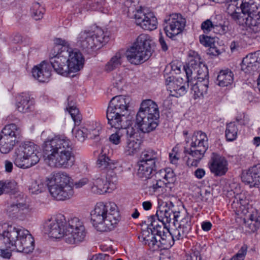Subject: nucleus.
I'll use <instances>...</instances> for the list:
<instances>
[{
  "label": "nucleus",
  "instance_id": "1",
  "mask_svg": "<svg viewBox=\"0 0 260 260\" xmlns=\"http://www.w3.org/2000/svg\"><path fill=\"white\" fill-rule=\"evenodd\" d=\"M44 230L49 238L69 244L84 242L86 239L87 231L84 223L76 217L68 221L62 214L52 217L44 222Z\"/></svg>",
  "mask_w": 260,
  "mask_h": 260
},
{
  "label": "nucleus",
  "instance_id": "2",
  "mask_svg": "<svg viewBox=\"0 0 260 260\" xmlns=\"http://www.w3.org/2000/svg\"><path fill=\"white\" fill-rule=\"evenodd\" d=\"M54 44V52L50 54L49 61L57 74L68 76L83 68L84 59L78 49L71 47L68 41L60 38L55 39Z\"/></svg>",
  "mask_w": 260,
  "mask_h": 260
},
{
  "label": "nucleus",
  "instance_id": "3",
  "mask_svg": "<svg viewBox=\"0 0 260 260\" xmlns=\"http://www.w3.org/2000/svg\"><path fill=\"white\" fill-rule=\"evenodd\" d=\"M43 152L49 166L69 168L73 165V145L64 135L48 137L43 145Z\"/></svg>",
  "mask_w": 260,
  "mask_h": 260
},
{
  "label": "nucleus",
  "instance_id": "4",
  "mask_svg": "<svg viewBox=\"0 0 260 260\" xmlns=\"http://www.w3.org/2000/svg\"><path fill=\"white\" fill-rule=\"evenodd\" d=\"M180 212L175 210V206L171 201L162 202L157 208L156 215L149 216L147 219L148 228L153 232H156L155 235L151 234L147 237L144 238V244H155L158 242L161 243V240H165L166 237L162 231V226H166L167 223H170L172 219L174 222L177 221Z\"/></svg>",
  "mask_w": 260,
  "mask_h": 260
},
{
  "label": "nucleus",
  "instance_id": "5",
  "mask_svg": "<svg viewBox=\"0 0 260 260\" xmlns=\"http://www.w3.org/2000/svg\"><path fill=\"white\" fill-rule=\"evenodd\" d=\"M91 222L98 231L107 232L114 229L119 220L117 205L112 202H99L90 212Z\"/></svg>",
  "mask_w": 260,
  "mask_h": 260
},
{
  "label": "nucleus",
  "instance_id": "6",
  "mask_svg": "<svg viewBox=\"0 0 260 260\" xmlns=\"http://www.w3.org/2000/svg\"><path fill=\"white\" fill-rule=\"evenodd\" d=\"M190 148H185V157L187 158L186 164L189 167H197L203 158L208 148V138L206 134L202 131L195 132L190 140Z\"/></svg>",
  "mask_w": 260,
  "mask_h": 260
},
{
  "label": "nucleus",
  "instance_id": "7",
  "mask_svg": "<svg viewBox=\"0 0 260 260\" xmlns=\"http://www.w3.org/2000/svg\"><path fill=\"white\" fill-rule=\"evenodd\" d=\"M38 147L31 142L21 143L17 147L13 155V161L18 168L27 169L40 161Z\"/></svg>",
  "mask_w": 260,
  "mask_h": 260
},
{
  "label": "nucleus",
  "instance_id": "8",
  "mask_svg": "<svg viewBox=\"0 0 260 260\" xmlns=\"http://www.w3.org/2000/svg\"><path fill=\"white\" fill-rule=\"evenodd\" d=\"M151 37L148 35H140L133 45L127 49L124 57L131 64L137 65L142 63L151 55Z\"/></svg>",
  "mask_w": 260,
  "mask_h": 260
},
{
  "label": "nucleus",
  "instance_id": "9",
  "mask_svg": "<svg viewBox=\"0 0 260 260\" xmlns=\"http://www.w3.org/2000/svg\"><path fill=\"white\" fill-rule=\"evenodd\" d=\"M1 227L3 231L0 234V239L4 244L35 243L34 238L30 232L21 226L4 223Z\"/></svg>",
  "mask_w": 260,
  "mask_h": 260
},
{
  "label": "nucleus",
  "instance_id": "10",
  "mask_svg": "<svg viewBox=\"0 0 260 260\" xmlns=\"http://www.w3.org/2000/svg\"><path fill=\"white\" fill-rule=\"evenodd\" d=\"M107 38L101 28L97 27L93 31L82 30L78 35L77 43L83 49L87 51L100 48Z\"/></svg>",
  "mask_w": 260,
  "mask_h": 260
},
{
  "label": "nucleus",
  "instance_id": "11",
  "mask_svg": "<svg viewBox=\"0 0 260 260\" xmlns=\"http://www.w3.org/2000/svg\"><path fill=\"white\" fill-rule=\"evenodd\" d=\"M110 175L111 179L103 173L94 176L89 183L91 192L94 194H102L109 191V189L113 188L115 186L113 179L115 178V175Z\"/></svg>",
  "mask_w": 260,
  "mask_h": 260
},
{
  "label": "nucleus",
  "instance_id": "12",
  "mask_svg": "<svg viewBox=\"0 0 260 260\" xmlns=\"http://www.w3.org/2000/svg\"><path fill=\"white\" fill-rule=\"evenodd\" d=\"M185 25V20L179 14H172L165 20L164 30L166 35L173 38L182 32Z\"/></svg>",
  "mask_w": 260,
  "mask_h": 260
},
{
  "label": "nucleus",
  "instance_id": "13",
  "mask_svg": "<svg viewBox=\"0 0 260 260\" xmlns=\"http://www.w3.org/2000/svg\"><path fill=\"white\" fill-rule=\"evenodd\" d=\"M201 27L205 34L213 32L217 34L223 35L228 30V27L225 25V22L220 15H216L214 17L203 21Z\"/></svg>",
  "mask_w": 260,
  "mask_h": 260
},
{
  "label": "nucleus",
  "instance_id": "14",
  "mask_svg": "<svg viewBox=\"0 0 260 260\" xmlns=\"http://www.w3.org/2000/svg\"><path fill=\"white\" fill-rule=\"evenodd\" d=\"M228 161L223 156L212 153L209 167L211 172L216 177L224 175L228 171Z\"/></svg>",
  "mask_w": 260,
  "mask_h": 260
},
{
  "label": "nucleus",
  "instance_id": "15",
  "mask_svg": "<svg viewBox=\"0 0 260 260\" xmlns=\"http://www.w3.org/2000/svg\"><path fill=\"white\" fill-rule=\"evenodd\" d=\"M136 123L142 132L149 133L157 126L158 119L139 111L136 115Z\"/></svg>",
  "mask_w": 260,
  "mask_h": 260
},
{
  "label": "nucleus",
  "instance_id": "16",
  "mask_svg": "<svg viewBox=\"0 0 260 260\" xmlns=\"http://www.w3.org/2000/svg\"><path fill=\"white\" fill-rule=\"evenodd\" d=\"M51 197L58 201H64L72 198L74 194L73 187H66L48 184Z\"/></svg>",
  "mask_w": 260,
  "mask_h": 260
},
{
  "label": "nucleus",
  "instance_id": "17",
  "mask_svg": "<svg viewBox=\"0 0 260 260\" xmlns=\"http://www.w3.org/2000/svg\"><path fill=\"white\" fill-rule=\"evenodd\" d=\"M168 91L172 96L179 97L185 94L187 91L185 83L182 78H174L169 77L166 81Z\"/></svg>",
  "mask_w": 260,
  "mask_h": 260
},
{
  "label": "nucleus",
  "instance_id": "18",
  "mask_svg": "<svg viewBox=\"0 0 260 260\" xmlns=\"http://www.w3.org/2000/svg\"><path fill=\"white\" fill-rule=\"evenodd\" d=\"M35 101L28 93H22L16 97V107L21 113H26L34 110Z\"/></svg>",
  "mask_w": 260,
  "mask_h": 260
},
{
  "label": "nucleus",
  "instance_id": "19",
  "mask_svg": "<svg viewBox=\"0 0 260 260\" xmlns=\"http://www.w3.org/2000/svg\"><path fill=\"white\" fill-rule=\"evenodd\" d=\"M242 178L243 181L248 184L250 187H260V164L249 169Z\"/></svg>",
  "mask_w": 260,
  "mask_h": 260
},
{
  "label": "nucleus",
  "instance_id": "20",
  "mask_svg": "<svg viewBox=\"0 0 260 260\" xmlns=\"http://www.w3.org/2000/svg\"><path fill=\"white\" fill-rule=\"evenodd\" d=\"M129 101V98L125 96H115L111 100L107 110L122 113L127 110Z\"/></svg>",
  "mask_w": 260,
  "mask_h": 260
},
{
  "label": "nucleus",
  "instance_id": "21",
  "mask_svg": "<svg viewBox=\"0 0 260 260\" xmlns=\"http://www.w3.org/2000/svg\"><path fill=\"white\" fill-rule=\"evenodd\" d=\"M48 184L66 187H73V179L70 175L64 171L55 173L48 179Z\"/></svg>",
  "mask_w": 260,
  "mask_h": 260
},
{
  "label": "nucleus",
  "instance_id": "22",
  "mask_svg": "<svg viewBox=\"0 0 260 260\" xmlns=\"http://www.w3.org/2000/svg\"><path fill=\"white\" fill-rule=\"evenodd\" d=\"M231 3L226 5V13L231 19L240 25L243 22L244 14L237 0L230 1Z\"/></svg>",
  "mask_w": 260,
  "mask_h": 260
},
{
  "label": "nucleus",
  "instance_id": "23",
  "mask_svg": "<svg viewBox=\"0 0 260 260\" xmlns=\"http://www.w3.org/2000/svg\"><path fill=\"white\" fill-rule=\"evenodd\" d=\"M240 25L246 26L249 31L254 34L260 33V10L243 18Z\"/></svg>",
  "mask_w": 260,
  "mask_h": 260
},
{
  "label": "nucleus",
  "instance_id": "24",
  "mask_svg": "<svg viewBox=\"0 0 260 260\" xmlns=\"http://www.w3.org/2000/svg\"><path fill=\"white\" fill-rule=\"evenodd\" d=\"M32 74L33 77L39 81L46 82L51 76L49 65L46 62L43 61L32 69Z\"/></svg>",
  "mask_w": 260,
  "mask_h": 260
},
{
  "label": "nucleus",
  "instance_id": "25",
  "mask_svg": "<svg viewBox=\"0 0 260 260\" xmlns=\"http://www.w3.org/2000/svg\"><path fill=\"white\" fill-rule=\"evenodd\" d=\"M259 64L256 56L254 53H250L243 59L241 69L246 74H252L259 68Z\"/></svg>",
  "mask_w": 260,
  "mask_h": 260
},
{
  "label": "nucleus",
  "instance_id": "26",
  "mask_svg": "<svg viewBox=\"0 0 260 260\" xmlns=\"http://www.w3.org/2000/svg\"><path fill=\"white\" fill-rule=\"evenodd\" d=\"M124 116V114L122 113L107 110L108 123L112 127L116 129L124 128V126H126L125 120L123 119Z\"/></svg>",
  "mask_w": 260,
  "mask_h": 260
},
{
  "label": "nucleus",
  "instance_id": "27",
  "mask_svg": "<svg viewBox=\"0 0 260 260\" xmlns=\"http://www.w3.org/2000/svg\"><path fill=\"white\" fill-rule=\"evenodd\" d=\"M96 165L100 169L106 170L108 173H110L116 168L117 163L110 159L109 157L106 155L104 150L102 149L98 157Z\"/></svg>",
  "mask_w": 260,
  "mask_h": 260
},
{
  "label": "nucleus",
  "instance_id": "28",
  "mask_svg": "<svg viewBox=\"0 0 260 260\" xmlns=\"http://www.w3.org/2000/svg\"><path fill=\"white\" fill-rule=\"evenodd\" d=\"M34 245H11L14 248L11 250L8 248L0 249V256L4 258L10 259L12 256L11 251L14 250L24 254H29L34 251L35 248Z\"/></svg>",
  "mask_w": 260,
  "mask_h": 260
},
{
  "label": "nucleus",
  "instance_id": "29",
  "mask_svg": "<svg viewBox=\"0 0 260 260\" xmlns=\"http://www.w3.org/2000/svg\"><path fill=\"white\" fill-rule=\"evenodd\" d=\"M139 111L158 119L159 111L157 105L151 100H146L142 102Z\"/></svg>",
  "mask_w": 260,
  "mask_h": 260
},
{
  "label": "nucleus",
  "instance_id": "30",
  "mask_svg": "<svg viewBox=\"0 0 260 260\" xmlns=\"http://www.w3.org/2000/svg\"><path fill=\"white\" fill-rule=\"evenodd\" d=\"M190 83L192 84L191 89L194 99L203 97L207 93L209 84L208 80L196 81L194 79Z\"/></svg>",
  "mask_w": 260,
  "mask_h": 260
},
{
  "label": "nucleus",
  "instance_id": "31",
  "mask_svg": "<svg viewBox=\"0 0 260 260\" xmlns=\"http://www.w3.org/2000/svg\"><path fill=\"white\" fill-rule=\"evenodd\" d=\"M124 59V53L118 51L113 55L105 64L104 70L107 73H109L119 68L122 63Z\"/></svg>",
  "mask_w": 260,
  "mask_h": 260
},
{
  "label": "nucleus",
  "instance_id": "32",
  "mask_svg": "<svg viewBox=\"0 0 260 260\" xmlns=\"http://www.w3.org/2000/svg\"><path fill=\"white\" fill-rule=\"evenodd\" d=\"M138 166L139 167L137 172L138 176L143 180L151 179L153 173L155 171L156 166H150L144 161H138Z\"/></svg>",
  "mask_w": 260,
  "mask_h": 260
},
{
  "label": "nucleus",
  "instance_id": "33",
  "mask_svg": "<svg viewBox=\"0 0 260 260\" xmlns=\"http://www.w3.org/2000/svg\"><path fill=\"white\" fill-rule=\"evenodd\" d=\"M217 84L221 87L231 85L234 82V74L229 69L221 70L217 77Z\"/></svg>",
  "mask_w": 260,
  "mask_h": 260
},
{
  "label": "nucleus",
  "instance_id": "34",
  "mask_svg": "<svg viewBox=\"0 0 260 260\" xmlns=\"http://www.w3.org/2000/svg\"><path fill=\"white\" fill-rule=\"evenodd\" d=\"M245 224L249 230L252 232L256 231L260 228V216L256 210L252 211L248 215Z\"/></svg>",
  "mask_w": 260,
  "mask_h": 260
},
{
  "label": "nucleus",
  "instance_id": "35",
  "mask_svg": "<svg viewBox=\"0 0 260 260\" xmlns=\"http://www.w3.org/2000/svg\"><path fill=\"white\" fill-rule=\"evenodd\" d=\"M153 14L152 12L144 8H141L137 10L134 15L135 23L142 28V26L144 25L147 18H149Z\"/></svg>",
  "mask_w": 260,
  "mask_h": 260
},
{
  "label": "nucleus",
  "instance_id": "36",
  "mask_svg": "<svg viewBox=\"0 0 260 260\" xmlns=\"http://www.w3.org/2000/svg\"><path fill=\"white\" fill-rule=\"evenodd\" d=\"M28 210V204L23 202H17L16 203H14L11 204L8 206L7 208V213L10 217H14L17 216L20 212Z\"/></svg>",
  "mask_w": 260,
  "mask_h": 260
},
{
  "label": "nucleus",
  "instance_id": "37",
  "mask_svg": "<svg viewBox=\"0 0 260 260\" xmlns=\"http://www.w3.org/2000/svg\"><path fill=\"white\" fill-rule=\"evenodd\" d=\"M156 179H149L148 181V191L151 194L155 192H159L165 185H166L165 181L162 180L158 176H156Z\"/></svg>",
  "mask_w": 260,
  "mask_h": 260
},
{
  "label": "nucleus",
  "instance_id": "38",
  "mask_svg": "<svg viewBox=\"0 0 260 260\" xmlns=\"http://www.w3.org/2000/svg\"><path fill=\"white\" fill-rule=\"evenodd\" d=\"M158 160V155L157 153L152 150H148L144 151L141 156L140 160L139 161H144L149 165L156 166V163Z\"/></svg>",
  "mask_w": 260,
  "mask_h": 260
},
{
  "label": "nucleus",
  "instance_id": "39",
  "mask_svg": "<svg viewBox=\"0 0 260 260\" xmlns=\"http://www.w3.org/2000/svg\"><path fill=\"white\" fill-rule=\"evenodd\" d=\"M178 234L182 235L188 233L191 229V216L186 213L184 217L180 221L178 226Z\"/></svg>",
  "mask_w": 260,
  "mask_h": 260
},
{
  "label": "nucleus",
  "instance_id": "40",
  "mask_svg": "<svg viewBox=\"0 0 260 260\" xmlns=\"http://www.w3.org/2000/svg\"><path fill=\"white\" fill-rule=\"evenodd\" d=\"M247 202L243 199L239 198L234 201L232 205L235 208L236 213L238 215H246L248 213V208L246 205Z\"/></svg>",
  "mask_w": 260,
  "mask_h": 260
},
{
  "label": "nucleus",
  "instance_id": "41",
  "mask_svg": "<svg viewBox=\"0 0 260 260\" xmlns=\"http://www.w3.org/2000/svg\"><path fill=\"white\" fill-rule=\"evenodd\" d=\"M141 141L139 139H128L125 148V153L128 155H134L139 152Z\"/></svg>",
  "mask_w": 260,
  "mask_h": 260
},
{
  "label": "nucleus",
  "instance_id": "42",
  "mask_svg": "<svg viewBox=\"0 0 260 260\" xmlns=\"http://www.w3.org/2000/svg\"><path fill=\"white\" fill-rule=\"evenodd\" d=\"M238 132L237 125L235 122L226 124L225 131V138L228 141H233L236 139Z\"/></svg>",
  "mask_w": 260,
  "mask_h": 260
},
{
  "label": "nucleus",
  "instance_id": "43",
  "mask_svg": "<svg viewBox=\"0 0 260 260\" xmlns=\"http://www.w3.org/2000/svg\"><path fill=\"white\" fill-rule=\"evenodd\" d=\"M16 142V140L1 137L0 151L1 153L4 154L9 153L13 149Z\"/></svg>",
  "mask_w": 260,
  "mask_h": 260
},
{
  "label": "nucleus",
  "instance_id": "44",
  "mask_svg": "<svg viewBox=\"0 0 260 260\" xmlns=\"http://www.w3.org/2000/svg\"><path fill=\"white\" fill-rule=\"evenodd\" d=\"M17 126L15 124L7 125L2 131L1 137H6L8 139H12L16 140V137L18 133Z\"/></svg>",
  "mask_w": 260,
  "mask_h": 260
},
{
  "label": "nucleus",
  "instance_id": "45",
  "mask_svg": "<svg viewBox=\"0 0 260 260\" xmlns=\"http://www.w3.org/2000/svg\"><path fill=\"white\" fill-rule=\"evenodd\" d=\"M157 175L161 178L162 180L165 181L166 185L173 183L175 180V174L171 168L160 170Z\"/></svg>",
  "mask_w": 260,
  "mask_h": 260
},
{
  "label": "nucleus",
  "instance_id": "46",
  "mask_svg": "<svg viewBox=\"0 0 260 260\" xmlns=\"http://www.w3.org/2000/svg\"><path fill=\"white\" fill-rule=\"evenodd\" d=\"M72 133L75 138L80 142H83L88 135L86 125L75 126L72 129Z\"/></svg>",
  "mask_w": 260,
  "mask_h": 260
},
{
  "label": "nucleus",
  "instance_id": "47",
  "mask_svg": "<svg viewBox=\"0 0 260 260\" xmlns=\"http://www.w3.org/2000/svg\"><path fill=\"white\" fill-rule=\"evenodd\" d=\"M45 188V184L41 179L32 180L28 186L29 192L33 194H39Z\"/></svg>",
  "mask_w": 260,
  "mask_h": 260
},
{
  "label": "nucleus",
  "instance_id": "48",
  "mask_svg": "<svg viewBox=\"0 0 260 260\" xmlns=\"http://www.w3.org/2000/svg\"><path fill=\"white\" fill-rule=\"evenodd\" d=\"M86 126L87 128H88V137H89V138L95 139L100 135V132L102 129L100 124L96 122H92L91 124H87Z\"/></svg>",
  "mask_w": 260,
  "mask_h": 260
},
{
  "label": "nucleus",
  "instance_id": "49",
  "mask_svg": "<svg viewBox=\"0 0 260 260\" xmlns=\"http://www.w3.org/2000/svg\"><path fill=\"white\" fill-rule=\"evenodd\" d=\"M112 83L117 89L121 90L125 83V74L122 72H117L113 76Z\"/></svg>",
  "mask_w": 260,
  "mask_h": 260
},
{
  "label": "nucleus",
  "instance_id": "50",
  "mask_svg": "<svg viewBox=\"0 0 260 260\" xmlns=\"http://www.w3.org/2000/svg\"><path fill=\"white\" fill-rule=\"evenodd\" d=\"M30 11L31 16L35 20H40L43 18L44 10L39 3H33Z\"/></svg>",
  "mask_w": 260,
  "mask_h": 260
},
{
  "label": "nucleus",
  "instance_id": "51",
  "mask_svg": "<svg viewBox=\"0 0 260 260\" xmlns=\"http://www.w3.org/2000/svg\"><path fill=\"white\" fill-rule=\"evenodd\" d=\"M157 20L153 13L149 18H147L144 25L142 28L147 30H153L157 28Z\"/></svg>",
  "mask_w": 260,
  "mask_h": 260
},
{
  "label": "nucleus",
  "instance_id": "52",
  "mask_svg": "<svg viewBox=\"0 0 260 260\" xmlns=\"http://www.w3.org/2000/svg\"><path fill=\"white\" fill-rule=\"evenodd\" d=\"M67 110L74 121L75 125H78L82 119L81 115L79 113L78 109L76 107L73 106H69L67 108Z\"/></svg>",
  "mask_w": 260,
  "mask_h": 260
},
{
  "label": "nucleus",
  "instance_id": "53",
  "mask_svg": "<svg viewBox=\"0 0 260 260\" xmlns=\"http://www.w3.org/2000/svg\"><path fill=\"white\" fill-rule=\"evenodd\" d=\"M124 128L117 129L116 131L111 134L109 137V141L114 145H118L121 142V138L124 135Z\"/></svg>",
  "mask_w": 260,
  "mask_h": 260
},
{
  "label": "nucleus",
  "instance_id": "54",
  "mask_svg": "<svg viewBox=\"0 0 260 260\" xmlns=\"http://www.w3.org/2000/svg\"><path fill=\"white\" fill-rule=\"evenodd\" d=\"M124 134L126 133L127 137V139H139V133L138 128H134V127L130 126L125 127L124 126Z\"/></svg>",
  "mask_w": 260,
  "mask_h": 260
},
{
  "label": "nucleus",
  "instance_id": "55",
  "mask_svg": "<svg viewBox=\"0 0 260 260\" xmlns=\"http://www.w3.org/2000/svg\"><path fill=\"white\" fill-rule=\"evenodd\" d=\"M240 7L242 9V12L244 14V16L246 17V16L249 15V14H251V13H255L258 12V8L257 7V5H254L253 8H252V5H244L242 4H239Z\"/></svg>",
  "mask_w": 260,
  "mask_h": 260
},
{
  "label": "nucleus",
  "instance_id": "56",
  "mask_svg": "<svg viewBox=\"0 0 260 260\" xmlns=\"http://www.w3.org/2000/svg\"><path fill=\"white\" fill-rule=\"evenodd\" d=\"M198 75L197 76L196 81L208 80V71L207 67L203 64L202 67L201 66L199 69L197 71Z\"/></svg>",
  "mask_w": 260,
  "mask_h": 260
},
{
  "label": "nucleus",
  "instance_id": "57",
  "mask_svg": "<svg viewBox=\"0 0 260 260\" xmlns=\"http://www.w3.org/2000/svg\"><path fill=\"white\" fill-rule=\"evenodd\" d=\"M149 249L153 252H156L159 253V254H164L165 253H168V249L170 248L172 245L169 246V247H164V245H149Z\"/></svg>",
  "mask_w": 260,
  "mask_h": 260
},
{
  "label": "nucleus",
  "instance_id": "58",
  "mask_svg": "<svg viewBox=\"0 0 260 260\" xmlns=\"http://www.w3.org/2000/svg\"><path fill=\"white\" fill-rule=\"evenodd\" d=\"M247 246L246 245H243L241 247L238 253L230 259L223 258L222 260H244L247 252Z\"/></svg>",
  "mask_w": 260,
  "mask_h": 260
},
{
  "label": "nucleus",
  "instance_id": "59",
  "mask_svg": "<svg viewBox=\"0 0 260 260\" xmlns=\"http://www.w3.org/2000/svg\"><path fill=\"white\" fill-rule=\"evenodd\" d=\"M193 55H196V58L195 60H190L188 61V64L189 65L191 68L193 69V70L197 69L198 68H200L201 66H203V64L201 62V58L198 52H191Z\"/></svg>",
  "mask_w": 260,
  "mask_h": 260
},
{
  "label": "nucleus",
  "instance_id": "60",
  "mask_svg": "<svg viewBox=\"0 0 260 260\" xmlns=\"http://www.w3.org/2000/svg\"><path fill=\"white\" fill-rule=\"evenodd\" d=\"M199 41L201 44L205 47H212L213 43V38L204 35H200Z\"/></svg>",
  "mask_w": 260,
  "mask_h": 260
},
{
  "label": "nucleus",
  "instance_id": "61",
  "mask_svg": "<svg viewBox=\"0 0 260 260\" xmlns=\"http://www.w3.org/2000/svg\"><path fill=\"white\" fill-rule=\"evenodd\" d=\"M196 246H193L192 248V252L190 255L187 256L186 260H201V257L199 251H196Z\"/></svg>",
  "mask_w": 260,
  "mask_h": 260
},
{
  "label": "nucleus",
  "instance_id": "62",
  "mask_svg": "<svg viewBox=\"0 0 260 260\" xmlns=\"http://www.w3.org/2000/svg\"><path fill=\"white\" fill-rule=\"evenodd\" d=\"M89 260H112L109 254L100 253L93 255Z\"/></svg>",
  "mask_w": 260,
  "mask_h": 260
},
{
  "label": "nucleus",
  "instance_id": "63",
  "mask_svg": "<svg viewBox=\"0 0 260 260\" xmlns=\"http://www.w3.org/2000/svg\"><path fill=\"white\" fill-rule=\"evenodd\" d=\"M183 69L186 73V78L188 83H191L193 80L191 78V75L193 72V69L187 64L186 66H184Z\"/></svg>",
  "mask_w": 260,
  "mask_h": 260
},
{
  "label": "nucleus",
  "instance_id": "64",
  "mask_svg": "<svg viewBox=\"0 0 260 260\" xmlns=\"http://www.w3.org/2000/svg\"><path fill=\"white\" fill-rule=\"evenodd\" d=\"M88 183H89L88 179L86 178H83L76 182L75 186L76 188H81Z\"/></svg>",
  "mask_w": 260,
  "mask_h": 260
}]
</instances>
